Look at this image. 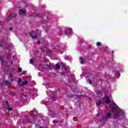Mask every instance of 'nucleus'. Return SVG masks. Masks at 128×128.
<instances>
[{
	"instance_id": "2eb2a0df",
	"label": "nucleus",
	"mask_w": 128,
	"mask_h": 128,
	"mask_svg": "<svg viewBox=\"0 0 128 128\" xmlns=\"http://www.w3.org/2000/svg\"><path fill=\"white\" fill-rule=\"evenodd\" d=\"M30 64H34V60L32 59H30Z\"/></svg>"
},
{
	"instance_id": "393cba45",
	"label": "nucleus",
	"mask_w": 128,
	"mask_h": 128,
	"mask_svg": "<svg viewBox=\"0 0 128 128\" xmlns=\"http://www.w3.org/2000/svg\"><path fill=\"white\" fill-rule=\"evenodd\" d=\"M24 96V98H28V95L25 94V95Z\"/></svg>"
},
{
	"instance_id": "f3484780",
	"label": "nucleus",
	"mask_w": 128,
	"mask_h": 128,
	"mask_svg": "<svg viewBox=\"0 0 128 128\" xmlns=\"http://www.w3.org/2000/svg\"><path fill=\"white\" fill-rule=\"evenodd\" d=\"M36 128H46V127H42V126H36Z\"/></svg>"
},
{
	"instance_id": "b1692460",
	"label": "nucleus",
	"mask_w": 128,
	"mask_h": 128,
	"mask_svg": "<svg viewBox=\"0 0 128 128\" xmlns=\"http://www.w3.org/2000/svg\"><path fill=\"white\" fill-rule=\"evenodd\" d=\"M54 124H56V120H54L53 121Z\"/></svg>"
},
{
	"instance_id": "cd10ccee",
	"label": "nucleus",
	"mask_w": 128,
	"mask_h": 128,
	"mask_svg": "<svg viewBox=\"0 0 128 128\" xmlns=\"http://www.w3.org/2000/svg\"><path fill=\"white\" fill-rule=\"evenodd\" d=\"M97 94H100V91H98V92H97Z\"/></svg>"
},
{
	"instance_id": "a211bd4d",
	"label": "nucleus",
	"mask_w": 128,
	"mask_h": 128,
	"mask_svg": "<svg viewBox=\"0 0 128 128\" xmlns=\"http://www.w3.org/2000/svg\"><path fill=\"white\" fill-rule=\"evenodd\" d=\"M26 72H27L26 70L24 71L22 73V74H26Z\"/></svg>"
},
{
	"instance_id": "6ab92c4d",
	"label": "nucleus",
	"mask_w": 128,
	"mask_h": 128,
	"mask_svg": "<svg viewBox=\"0 0 128 128\" xmlns=\"http://www.w3.org/2000/svg\"><path fill=\"white\" fill-rule=\"evenodd\" d=\"M14 94H16L14 92H11V96H14Z\"/></svg>"
},
{
	"instance_id": "f8f14e48",
	"label": "nucleus",
	"mask_w": 128,
	"mask_h": 128,
	"mask_svg": "<svg viewBox=\"0 0 128 128\" xmlns=\"http://www.w3.org/2000/svg\"><path fill=\"white\" fill-rule=\"evenodd\" d=\"M56 70H58L59 68H60V64H56V65L54 66Z\"/></svg>"
},
{
	"instance_id": "1a4fd4ad",
	"label": "nucleus",
	"mask_w": 128,
	"mask_h": 128,
	"mask_svg": "<svg viewBox=\"0 0 128 128\" xmlns=\"http://www.w3.org/2000/svg\"><path fill=\"white\" fill-rule=\"evenodd\" d=\"M0 60H1V64L3 66H6V62L4 60V58H0Z\"/></svg>"
},
{
	"instance_id": "412c9836",
	"label": "nucleus",
	"mask_w": 128,
	"mask_h": 128,
	"mask_svg": "<svg viewBox=\"0 0 128 128\" xmlns=\"http://www.w3.org/2000/svg\"><path fill=\"white\" fill-rule=\"evenodd\" d=\"M55 97L54 96L53 97L51 98L52 100H54Z\"/></svg>"
},
{
	"instance_id": "423d86ee",
	"label": "nucleus",
	"mask_w": 128,
	"mask_h": 128,
	"mask_svg": "<svg viewBox=\"0 0 128 128\" xmlns=\"http://www.w3.org/2000/svg\"><path fill=\"white\" fill-rule=\"evenodd\" d=\"M5 46H6V44H4V42H0V52H2V50H4Z\"/></svg>"
},
{
	"instance_id": "9b49d317",
	"label": "nucleus",
	"mask_w": 128,
	"mask_h": 128,
	"mask_svg": "<svg viewBox=\"0 0 128 128\" xmlns=\"http://www.w3.org/2000/svg\"><path fill=\"white\" fill-rule=\"evenodd\" d=\"M18 16V14L14 13L10 14V16H8V18H12V16Z\"/></svg>"
},
{
	"instance_id": "c85d7f7f",
	"label": "nucleus",
	"mask_w": 128,
	"mask_h": 128,
	"mask_svg": "<svg viewBox=\"0 0 128 128\" xmlns=\"http://www.w3.org/2000/svg\"><path fill=\"white\" fill-rule=\"evenodd\" d=\"M34 16H36V13L34 14Z\"/></svg>"
},
{
	"instance_id": "bb28decb",
	"label": "nucleus",
	"mask_w": 128,
	"mask_h": 128,
	"mask_svg": "<svg viewBox=\"0 0 128 128\" xmlns=\"http://www.w3.org/2000/svg\"><path fill=\"white\" fill-rule=\"evenodd\" d=\"M89 83L90 84H92V81L90 80Z\"/></svg>"
},
{
	"instance_id": "7ed1b4c3",
	"label": "nucleus",
	"mask_w": 128,
	"mask_h": 128,
	"mask_svg": "<svg viewBox=\"0 0 128 128\" xmlns=\"http://www.w3.org/2000/svg\"><path fill=\"white\" fill-rule=\"evenodd\" d=\"M8 62H10L11 64H12V60H14V56H12V54H8Z\"/></svg>"
},
{
	"instance_id": "dca6fc26",
	"label": "nucleus",
	"mask_w": 128,
	"mask_h": 128,
	"mask_svg": "<svg viewBox=\"0 0 128 128\" xmlns=\"http://www.w3.org/2000/svg\"><path fill=\"white\" fill-rule=\"evenodd\" d=\"M96 46H102V43L100 42H98L96 43Z\"/></svg>"
},
{
	"instance_id": "4468645a",
	"label": "nucleus",
	"mask_w": 128,
	"mask_h": 128,
	"mask_svg": "<svg viewBox=\"0 0 128 128\" xmlns=\"http://www.w3.org/2000/svg\"><path fill=\"white\" fill-rule=\"evenodd\" d=\"M8 112H12V107H8Z\"/></svg>"
},
{
	"instance_id": "2f4dec72",
	"label": "nucleus",
	"mask_w": 128,
	"mask_h": 128,
	"mask_svg": "<svg viewBox=\"0 0 128 128\" xmlns=\"http://www.w3.org/2000/svg\"><path fill=\"white\" fill-rule=\"evenodd\" d=\"M112 53L114 54V51H112Z\"/></svg>"
},
{
	"instance_id": "6e6552de",
	"label": "nucleus",
	"mask_w": 128,
	"mask_h": 128,
	"mask_svg": "<svg viewBox=\"0 0 128 128\" xmlns=\"http://www.w3.org/2000/svg\"><path fill=\"white\" fill-rule=\"evenodd\" d=\"M72 32V29L71 28H68V29L65 31V32L66 34H70Z\"/></svg>"
},
{
	"instance_id": "f03ea898",
	"label": "nucleus",
	"mask_w": 128,
	"mask_h": 128,
	"mask_svg": "<svg viewBox=\"0 0 128 128\" xmlns=\"http://www.w3.org/2000/svg\"><path fill=\"white\" fill-rule=\"evenodd\" d=\"M110 102V97H105L102 98V101H98L96 102V106H98V108H100V105L102 104H108Z\"/></svg>"
},
{
	"instance_id": "c9c22d12",
	"label": "nucleus",
	"mask_w": 128,
	"mask_h": 128,
	"mask_svg": "<svg viewBox=\"0 0 128 128\" xmlns=\"http://www.w3.org/2000/svg\"><path fill=\"white\" fill-rule=\"evenodd\" d=\"M35 110H36V109H34Z\"/></svg>"
},
{
	"instance_id": "0eeeda50",
	"label": "nucleus",
	"mask_w": 128,
	"mask_h": 128,
	"mask_svg": "<svg viewBox=\"0 0 128 128\" xmlns=\"http://www.w3.org/2000/svg\"><path fill=\"white\" fill-rule=\"evenodd\" d=\"M26 10H20L18 11L19 14H26Z\"/></svg>"
},
{
	"instance_id": "9d476101",
	"label": "nucleus",
	"mask_w": 128,
	"mask_h": 128,
	"mask_svg": "<svg viewBox=\"0 0 128 128\" xmlns=\"http://www.w3.org/2000/svg\"><path fill=\"white\" fill-rule=\"evenodd\" d=\"M80 62L82 64H84V60L82 58H80Z\"/></svg>"
},
{
	"instance_id": "f704fd0d",
	"label": "nucleus",
	"mask_w": 128,
	"mask_h": 128,
	"mask_svg": "<svg viewBox=\"0 0 128 128\" xmlns=\"http://www.w3.org/2000/svg\"><path fill=\"white\" fill-rule=\"evenodd\" d=\"M10 30H12V28H10Z\"/></svg>"
},
{
	"instance_id": "7c9ffc66",
	"label": "nucleus",
	"mask_w": 128,
	"mask_h": 128,
	"mask_svg": "<svg viewBox=\"0 0 128 128\" xmlns=\"http://www.w3.org/2000/svg\"><path fill=\"white\" fill-rule=\"evenodd\" d=\"M52 95H50V98H52Z\"/></svg>"
},
{
	"instance_id": "473e14b6",
	"label": "nucleus",
	"mask_w": 128,
	"mask_h": 128,
	"mask_svg": "<svg viewBox=\"0 0 128 128\" xmlns=\"http://www.w3.org/2000/svg\"><path fill=\"white\" fill-rule=\"evenodd\" d=\"M11 77L12 78V75H11Z\"/></svg>"
},
{
	"instance_id": "5701e85b",
	"label": "nucleus",
	"mask_w": 128,
	"mask_h": 128,
	"mask_svg": "<svg viewBox=\"0 0 128 128\" xmlns=\"http://www.w3.org/2000/svg\"><path fill=\"white\" fill-rule=\"evenodd\" d=\"M5 82H6V84H8V81L6 80V81Z\"/></svg>"
},
{
	"instance_id": "ddd939ff",
	"label": "nucleus",
	"mask_w": 128,
	"mask_h": 128,
	"mask_svg": "<svg viewBox=\"0 0 128 128\" xmlns=\"http://www.w3.org/2000/svg\"><path fill=\"white\" fill-rule=\"evenodd\" d=\"M120 76V72H116V78H118Z\"/></svg>"
},
{
	"instance_id": "20e7f679",
	"label": "nucleus",
	"mask_w": 128,
	"mask_h": 128,
	"mask_svg": "<svg viewBox=\"0 0 128 128\" xmlns=\"http://www.w3.org/2000/svg\"><path fill=\"white\" fill-rule=\"evenodd\" d=\"M30 36L32 38H36L37 36H36V32L34 31H32L30 33Z\"/></svg>"
},
{
	"instance_id": "72a5a7b5",
	"label": "nucleus",
	"mask_w": 128,
	"mask_h": 128,
	"mask_svg": "<svg viewBox=\"0 0 128 128\" xmlns=\"http://www.w3.org/2000/svg\"><path fill=\"white\" fill-rule=\"evenodd\" d=\"M6 104H8V102H6Z\"/></svg>"
},
{
	"instance_id": "c756f323",
	"label": "nucleus",
	"mask_w": 128,
	"mask_h": 128,
	"mask_svg": "<svg viewBox=\"0 0 128 128\" xmlns=\"http://www.w3.org/2000/svg\"><path fill=\"white\" fill-rule=\"evenodd\" d=\"M42 104H44V102H42Z\"/></svg>"
},
{
	"instance_id": "a878e982",
	"label": "nucleus",
	"mask_w": 128,
	"mask_h": 128,
	"mask_svg": "<svg viewBox=\"0 0 128 128\" xmlns=\"http://www.w3.org/2000/svg\"><path fill=\"white\" fill-rule=\"evenodd\" d=\"M38 44H40V41H38Z\"/></svg>"
},
{
	"instance_id": "4be33fe9",
	"label": "nucleus",
	"mask_w": 128,
	"mask_h": 128,
	"mask_svg": "<svg viewBox=\"0 0 128 128\" xmlns=\"http://www.w3.org/2000/svg\"><path fill=\"white\" fill-rule=\"evenodd\" d=\"M63 66L64 67V70H68V68L66 67V65H64Z\"/></svg>"
},
{
	"instance_id": "39448f33",
	"label": "nucleus",
	"mask_w": 128,
	"mask_h": 128,
	"mask_svg": "<svg viewBox=\"0 0 128 128\" xmlns=\"http://www.w3.org/2000/svg\"><path fill=\"white\" fill-rule=\"evenodd\" d=\"M22 82V80L18 79V84L20 86H24L25 84H28V82L26 80L23 82L22 84H20V82Z\"/></svg>"
},
{
	"instance_id": "aec40b11",
	"label": "nucleus",
	"mask_w": 128,
	"mask_h": 128,
	"mask_svg": "<svg viewBox=\"0 0 128 128\" xmlns=\"http://www.w3.org/2000/svg\"><path fill=\"white\" fill-rule=\"evenodd\" d=\"M22 68H18V71L19 72H22Z\"/></svg>"
},
{
	"instance_id": "f257e3e1",
	"label": "nucleus",
	"mask_w": 128,
	"mask_h": 128,
	"mask_svg": "<svg viewBox=\"0 0 128 128\" xmlns=\"http://www.w3.org/2000/svg\"><path fill=\"white\" fill-rule=\"evenodd\" d=\"M110 113L106 114V117H103L100 120L101 122H104V124L108 120V118L112 117L114 120H118L120 116H124L126 114L122 110L120 109L116 104L110 105L108 108Z\"/></svg>"
}]
</instances>
